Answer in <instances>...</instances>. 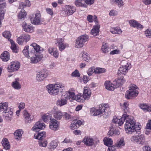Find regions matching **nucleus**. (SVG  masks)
Segmentation results:
<instances>
[{
	"label": "nucleus",
	"instance_id": "50",
	"mask_svg": "<svg viewBox=\"0 0 151 151\" xmlns=\"http://www.w3.org/2000/svg\"><path fill=\"white\" fill-rule=\"evenodd\" d=\"M114 2L119 7L123 6L124 4V3L122 0H114Z\"/></svg>",
	"mask_w": 151,
	"mask_h": 151
},
{
	"label": "nucleus",
	"instance_id": "15",
	"mask_svg": "<svg viewBox=\"0 0 151 151\" xmlns=\"http://www.w3.org/2000/svg\"><path fill=\"white\" fill-rule=\"evenodd\" d=\"M76 10L75 6L70 5H66L65 6V12L67 15H72Z\"/></svg>",
	"mask_w": 151,
	"mask_h": 151
},
{
	"label": "nucleus",
	"instance_id": "22",
	"mask_svg": "<svg viewBox=\"0 0 151 151\" xmlns=\"http://www.w3.org/2000/svg\"><path fill=\"white\" fill-rule=\"evenodd\" d=\"M48 51L49 54L53 56L55 58H58L59 53L56 48L50 47L48 48Z\"/></svg>",
	"mask_w": 151,
	"mask_h": 151
},
{
	"label": "nucleus",
	"instance_id": "2",
	"mask_svg": "<svg viewBox=\"0 0 151 151\" xmlns=\"http://www.w3.org/2000/svg\"><path fill=\"white\" fill-rule=\"evenodd\" d=\"M0 113L2 114L4 120L8 122L11 121L13 116L12 109L8 107L7 102L0 103Z\"/></svg>",
	"mask_w": 151,
	"mask_h": 151
},
{
	"label": "nucleus",
	"instance_id": "52",
	"mask_svg": "<svg viewBox=\"0 0 151 151\" xmlns=\"http://www.w3.org/2000/svg\"><path fill=\"white\" fill-rule=\"evenodd\" d=\"M58 145V144L57 142L54 141H52L50 144V149H54Z\"/></svg>",
	"mask_w": 151,
	"mask_h": 151
},
{
	"label": "nucleus",
	"instance_id": "32",
	"mask_svg": "<svg viewBox=\"0 0 151 151\" xmlns=\"http://www.w3.org/2000/svg\"><path fill=\"white\" fill-rule=\"evenodd\" d=\"M75 4L77 6L87 7V5L84 1L82 0H77L75 1Z\"/></svg>",
	"mask_w": 151,
	"mask_h": 151
},
{
	"label": "nucleus",
	"instance_id": "37",
	"mask_svg": "<svg viewBox=\"0 0 151 151\" xmlns=\"http://www.w3.org/2000/svg\"><path fill=\"white\" fill-rule=\"evenodd\" d=\"M35 138L39 140L43 139V138L45 137V132L44 131L42 132L38 133L36 136L35 134L34 135Z\"/></svg>",
	"mask_w": 151,
	"mask_h": 151
},
{
	"label": "nucleus",
	"instance_id": "20",
	"mask_svg": "<svg viewBox=\"0 0 151 151\" xmlns=\"http://www.w3.org/2000/svg\"><path fill=\"white\" fill-rule=\"evenodd\" d=\"M105 88L108 90L114 91L116 86L109 81H106L104 83Z\"/></svg>",
	"mask_w": 151,
	"mask_h": 151
},
{
	"label": "nucleus",
	"instance_id": "1",
	"mask_svg": "<svg viewBox=\"0 0 151 151\" xmlns=\"http://www.w3.org/2000/svg\"><path fill=\"white\" fill-rule=\"evenodd\" d=\"M125 120L124 129L127 134H131L136 131V121L132 116H129L126 114H124L121 118L114 117L112 120L113 123L118 124V126L122 125Z\"/></svg>",
	"mask_w": 151,
	"mask_h": 151
},
{
	"label": "nucleus",
	"instance_id": "53",
	"mask_svg": "<svg viewBox=\"0 0 151 151\" xmlns=\"http://www.w3.org/2000/svg\"><path fill=\"white\" fill-rule=\"evenodd\" d=\"M22 35L20 37L17 39V43L20 45H22L25 43L23 38L22 37Z\"/></svg>",
	"mask_w": 151,
	"mask_h": 151
},
{
	"label": "nucleus",
	"instance_id": "31",
	"mask_svg": "<svg viewBox=\"0 0 151 151\" xmlns=\"http://www.w3.org/2000/svg\"><path fill=\"white\" fill-rule=\"evenodd\" d=\"M1 143L4 149L6 150L9 149L10 145L7 139H4L2 141Z\"/></svg>",
	"mask_w": 151,
	"mask_h": 151
},
{
	"label": "nucleus",
	"instance_id": "59",
	"mask_svg": "<svg viewBox=\"0 0 151 151\" xmlns=\"http://www.w3.org/2000/svg\"><path fill=\"white\" fill-rule=\"evenodd\" d=\"M63 116L65 117V119L66 120L70 119L71 118V116L70 114L66 112L64 113Z\"/></svg>",
	"mask_w": 151,
	"mask_h": 151
},
{
	"label": "nucleus",
	"instance_id": "7",
	"mask_svg": "<svg viewBox=\"0 0 151 151\" xmlns=\"http://www.w3.org/2000/svg\"><path fill=\"white\" fill-rule=\"evenodd\" d=\"M69 91H66L64 95L62 96L61 98L58 99L56 102L57 105L61 107L66 105L67 103V100L70 99Z\"/></svg>",
	"mask_w": 151,
	"mask_h": 151
},
{
	"label": "nucleus",
	"instance_id": "29",
	"mask_svg": "<svg viewBox=\"0 0 151 151\" xmlns=\"http://www.w3.org/2000/svg\"><path fill=\"white\" fill-rule=\"evenodd\" d=\"M139 107L144 111H151V105L142 104H140Z\"/></svg>",
	"mask_w": 151,
	"mask_h": 151
},
{
	"label": "nucleus",
	"instance_id": "34",
	"mask_svg": "<svg viewBox=\"0 0 151 151\" xmlns=\"http://www.w3.org/2000/svg\"><path fill=\"white\" fill-rule=\"evenodd\" d=\"M29 46H25L23 49L22 52L23 54L27 58H29L30 57V55L32 53L30 52H29Z\"/></svg>",
	"mask_w": 151,
	"mask_h": 151
},
{
	"label": "nucleus",
	"instance_id": "10",
	"mask_svg": "<svg viewBox=\"0 0 151 151\" xmlns=\"http://www.w3.org/2000/svg\"><path fill=\"white\" fill-rule=\"evenodd\" d=\"M69 92L70 98L71 99L70 100L71 101L73 100H76L77 101L79 102H83L85 100L83 96H82L81 94H78L76 96L74 92Z\"/></svg>",
	"mask_w": 151,
	"mask_h": 151
},
{
	"label": "nucleus",
	"instance_id": "21",
	"mask_svg": "<svg viewBox=\"0 0 151 151\" xmlns=\"http://www.w3.org/2000/svg\"><path fill=\"white\" fill-rule=\"evenodd\" d=\"M83 142L88 146H91L94 144L93 139L88 136L85 137L83 140Z\"/></svg>",
	"mask_w": 151,
	"mask_h": 151
},
{
	"label": "nucleus",
	"instance_id": "11",
	"mask_svg": "<svg viewBox=\"0 0 151 151\" xmlns=\"http://www.w3.org/2000/svg\"><path fill=\"white\" fill-rule=\"evenodd\" d=\"M20 66V64L19 62L17 61H12L9 65L7 69L8 72H12L17 70Z\"/></svg>",
	"mask_w": 151,
	"mask_h": 151
},
{
	"label": "nucleus",
	"instance_id": "3",
	"mask_svg": "<svg viewBox=\"0 0 151 151\" xmlns=\"http://www.w3.org/2000/svg\"><path fill=\"white\" fill-rule=\"evenodd\" d=\"M64 86L61 83L49 84L46 86L48 93L51 95H58L61 89L64 88Z\"/></svg>",
	"mask_w": 151,
	"mask_h": 151
},
{
	"label": "nucleus",
	"instance_id": "41",
	"mask_svg": "<svg viewBox=\"0 0 151 151\" xmlns=\"http://www.w3.org/2000/svg\"><path fill=\"white\" fill-rule=\"evenodd\" d=\"M112 141L111 139L110 138H106L104 139V144L108 146V147H112L111 145L112 144Z\"/></svg>",
	"mask_w": 151,
	"mask_h": 151
},
{
	"label": "nucleus",
	"instance_id": "35",
	"mask_svg": "<svg viewBox=\"0 0 151 151\" xmlns=\"http://www.w3.org/2000/svg\"><path fill=\"white\" fill-rule=\"evenodd\" d=\"M42 118L43 121L45 122H48L49 119L51 121V120L52 119L51 114L49 113H47L44 114L42 116Z\"/></svg>",
	"mask_w": 151,
	"mask_h": 151
},
{
	"label": "nucleus",
	"instance_id": "5",
	"mask_svg": "<svg viewBox=\"0 0 151 151\" xmlns=\"http://www.w3.org/2000/svg\"><path fill=\"white\" fill-rule=\"evenodd\" d=\"M108 105L107 104H100L99 109H96L94 108H91L90 109V113L92 115L95 116L103 114L105 112L106 108H107Z\"/></svg>",
	"mask_w": 151,
	"mask_h": 151
},
{
	"label": "nucleus",
	"instance_id": "14",
	"mask_svg": "<svg viewBox=\"0 0 151 151\" xmlns=\"http://www.w3.org/2000/svg\"><path fill=\"white\" fill-rule=\"evenodd\" d=\"M48 75L47 71H42L38 72L37 74L36 78L37 81L40 82L43 81Z\"/></svg>",
	"mask_w": 151,
	"mask_h": 151
},
{
	"label": "nucleus",
	"instance_id": "55",
	"mask_svg": "<svg viewBox=\"0 0 151 151\" xmlns=\"http://www.w3.org/2000/svg\"><path fill=\"white\" fill-rule=\"evenodd\" d=\"M71 75L73 77H79L80 76V74L79 71L77 70H76L72 72Z\"/></svg>",
	"mask_w": 151,
	"mask_h": 151
},
{
	"label": "nucleus",
	"instance_id": "51",
	"mask_svg": "<svg viewBox=\"0 0 151 151\" xmlns=\"http://www.w3.org/2000/svg\"><path fill=\"white\" fill-rule=\"evenodd\" d=\"M109 48L108 47V45L106 43L104 44L102 46L101 49L103 52L104 53H107L109 51Z\"/></svg>",
	"mask_w": 151,
	"mask_h": 151
},
{
	"label": "nucleus",
	"instance_id": "54",
	"mask_svg": "<svg viewBox=\"0 0 151 151\" xmlns=\"http://www.w3.org/2000/svg\"><path fill=\"white\" fill-rule=\"evenodd\" d=\"M145 35L147 37L151 38V29H147L145 32Z\"/></svg>",
	"mask_w": 151,
	"mask_h": 151
},
{
	"label": "nucleus",
	"instance_id": "46",
	"mask_svg": "<svg viewBox=\"0 0 151 151\" xmlns=\"http://www.w3.org/2000/svg\"><path fill=\"white\" fill-rule=\"evenodd\" d=\"M39 144L40 147H45L47 145V142L46 140L43 139L39 140Z\"/></svg>",
	"mask_w": 151,
	"mask_h": 151
},
{
	"label": "nucleus",
	"instance_id": "25",
	"mask_svg": "<svg viewBox=\"0 0 151 151\" xmlns=\"http://www.w3.org/2000/svg\"><path fill=\"white\" fill-rule=\"evenodd\" d=\"M63 42L64 40L62 38L58 39L57 42L59 49L61 51L64 50L66 47V45L63 43Z\"/></svg>",
	"mask_w": 151,
	"mask_h": 151
},
{
	"label": "nucleus",
	"instance_id": "9",
	"mask_svg": "<svg viewBox=\"0 0 151 151\" xmlns=\"http://www.w3.org/2000/svg\"><path fill=\"white\" fill-rule=\"evenodd\" d=\"M50 113L53 114L54 119L57 120H60L63 115L62 112L61 111L58 110V108L55 106L53 108Z\"/></svg>",
	"mask_w": 151,
	"mask_h": 151
},
{
	"label": "nucleus",
	"instance_id": "16",
	"mask_svg": "<svg viewBox=\"0 0 151 151\" xmlns=\"http://www.w3.org/2000/svg\"><path fill=\"white\" fill-rule=\"evenodd\" d=\"M45 126L44 123H41L40 121L36 122L33 127L32 130L34 131L38 132L40 129H43L45 128Z\"/></svg>",
	"mask_w": 151,
	"mask_h": 151
},
{
	"label": "nucleus",
	"instance_id": "56",
	"mask_svg": "<svg viewBox=\"0 0 151 151\" xmlns=\"http://www.w3.org/2000/svg\"><path fill=\"white\" fill-rule=\"evenodd\" d=\"M95 70V69L93 67H91L88 69L87 73L89 76H91L93 73H94Z\"/></svg>",
	"mask_w": 151,
	"mask_h": 151
},
{
	"label": "nucleus",
	"instance_id": "12",
	"mask_svg": "<svg viewBox=\"0 0 151 151\" xmlns=\"http://www.w3.org/2000/svg\"><path fill=\"white\" fill-rule=\"evenodd\" d=\"M131 67V65L130 63H126L124 65H122L119 68L118 73L119 74H122L124 75Z\"/></svg>",
	"mask_w": 151,
	"mask_h": 151
},
{
	"label": "nucleus",
	"instance_id": "17",
	"mask_svg": "<svg viewBox=\"0 0 151 151\" xmlns=\"http://www.w3.org/2000/svg\"><path fill=\"white\" fill-rule=\"evenodd\" d=\"M22 27L23 30L26 32H32L34 31V27L31 25H27L25 22L22 23Z\"/></svg>",
	"mask_w": 151,
	"mask_h": 151
},
{
	"label": "nucleus",
	"instance_id": "45",
	"mask_svg": "<svg viewBox=\"0 0 151 151\" xmlns=\"http://www.w3.org/2000/svg\"><path fill=\"white\" fill-rule=\"evenodd\" d=\"M82 59L86 62H89L91 60V58L87 54L83 53L82 56Z\"/></svg>",
	"mask_w": 151,
	"mask_h": 151
},
{
	"label": "nucleus",
	"instance_id": "44",
	"mask_svg": "<svg viewBox=\"0 0 151 151\" xmlns=\"http://www.w3.org/2000/svg\"><path fill=\"white\" fill-rule=\"evenodd\" d=\"M109 135L110 136H112L113 135H119L120 134V132L118 129H115L114 131L111 129L108 132Z\"/></svg>",
	"mask_w": 151,
	"mask_h": 151
},
{
	"label": "nucleus",
	"instance_id": "24",
	"mask_svg": "<svg viewBox=\"0 0 151 151\" xmlns=\"http://www.w3.org/2000/svg\"><path fill=\"white\" fill-rule=\"evenodd\" d=\"M129 24L130 25L133 27H136L137 28L142 29L143 28L142 25L138 23L137 22L134 20H132L129 21Z\"/></svg>",
	"mask_w": 151,
	"mask_h": 151
},
{
	"label": "nucleus",
	"instance_id": "8",
	"mask_svg": "<svg viewBox=\"0 0 151 151\" xmlns=\"http://www.w3.org/2000/svg\"><path fill=\"white\" fill-rule=\"evenodd\" d=\"M41 14L39 12H37L35 14H32L30 16V18L31 23L36 25L42 24L43 21L41 19Z\"/></svg>",
	"mask_w": 151,
	"mask_h": 151
},
{
	"label": "nucleus",
	"instance_id": "57",
	"mask_svg": "<svg viewBox=\"0 0 151 151\" xmlns=\"http://www.w3.org/2000/svg\"><path fill=\"white\" fill-rule=\"evenodd\" d=\"M125 145V142L123 139H121L119 140L117 145L118 147H121L124 146Z\"/></svg>",
	"mask_w": 151,
	"mask_h": 151
},
{
	"label": "nucleus",
	"instance_id": "18",
	"mask_svg": "<svg viewBox=\"0 0 151 151\" xmlns=\"http://www.w3.org/2000/svg\"><path fill=\"white\" fill-rule=\"evenodd\" d=\"M31 50L30 53L32 54H35L36 52H39L41 50L40 46L35 43H33L30 45Z\"/></svg>",
	"mask_w": 151,
	"mask_h": 151
},
{
	"label": "nucleus",
	"instance_id": "27",
	"mask_svg": "<svg viewBox=\"0 0 151 151\" xmlns=\"http://www.w3.org/2000/svg\"><path fill=\"white\" fill-rule=\"evenodd\" d=\"M23 114L24 117L26 122H29L32 121V119L30 117L31 115L26 110H25L23 111Z\"/></svg>",
	"mask_w": 151,
	"mask_h": 151
},
{
	"label": "nucleus",
	"instance_id": "49",
	"mask_svg": "<svg viewBox=\"0 0 151 151\" xmlns=\"http://www.w3.org/2000/svg\"><path fill=\"white\" fill-rule=\"evenodd\" d=\"M6 13V10H0V22L1 24V21L3 20L4 18V15Z\"/></svg>",
	"mask_w": 151,
	"mask_h": 151
},
{
	"label": "nucleus",
	"instance_id": "36",
	"mask_svg": "<svg viewBox=\"0 0 151 151\" xmlns=\"http://www.w3.org/2000/svg\"><path fill=\"white\" fill-rule=\"evenodd\" d=\"M137 144L143 145L145 141V137L142 134L137 135Z\"/></svg>",
	"mask_w": 151,
	"mask_h": 151
},
{
	"label": "nucleus",
	"instance_id": "43",
	"mask_svg": "<svg viewBox=\"0 0 151 151\" xmlns=\"http://www.w3.org/2000/svg\"><path fill=\"white\" fill-rule=\"evenodd\" d=\"M22 36L25 43L29 41L30 39V36L28 34H23L22 35Z\"/></svg>",
	"mask_w": 151,
	"mask_h": 151
},
{
	"label": "nucleus",
	"instance_id": "61",
	"mask_svg": "<svg viewBox=\"0 0 151 151\" xmlns=\"http://www.w3.org/2000/svg\"><path fill=\"white\" fill-rule=\"evenodd\" d=\"M73 121L74 123L76 124L78 127L82 124V122L80 120H75Z\"/></svg>",
	"mask_w": 151,
	"mask_h": 151
},
{
	"label": "nucleus",
	"instance_id": "4",
	"mask_svg": "<svg viewBox=\"0 0 151 151\" xmlns=\"http://www.w3.org/2000/svg\"><path fill=\"white\" fill-rule=\"evenodd\" d=\"M137 86L134 85L129 87V90L127 91L125 97L128 99L135 98L137 96L139 92L137 90Z\"/></svg>",
	"mask_w": 151,
	"mask_h": 151
},
{
	"label": "nucleus",
	"instance_id": "64",
	"mask_svg": "<svg viewBox=\"0 0 151 151\" xmlns=\"http://www.w3.org/2000/svg\"><path fill=\"white\" fill-rule=\"evenodd\" d=\"M109 14L110 16H115L117 15V12L116 11L111 10L110 11Z\"/></svg>",
	"mask_w": 151,
	"mask_h": 151
},
{
	"label": "nucleus",
	"instance_id": "63",
	"mask_svg": "<svg viewBox=\"0 0 151 151\" xmlns=\"http://www.w3.org/2000/svg\"><path fill=\"white\" fill-rule=\"evenodd\" d=\"M78 126L76 125V124H75L74 123L73 121L72 123L71 124L70 126V128L71 130H73L76 128H77Z\"/></svg>",
	"mask_w": 151,
	"mask_h": 151
},
{
	"label": "nucleus",
	"instance_id": "39",
	"mask_svg": "<svg viewBox=\"0 0 151 151\" xmlns=\"http://www.w3.org/2000/svg\"><path fill=\"white\" fill-rule=\"evenodd\" d=\"M27 14L25 12V10L24 9L20 11L19 13L18 17V19L20 20H23L24 17L26 16Z\"/></svg>",
	"mask_w": 151,
	"mask_h": 151
},
{
	"label": "nucleus",
	"instance_id": "13",
	"mask_svg": "<svg viewBox=\"0 0 151 151\" xmlns=\"http://www.w3.org/2000/svg\"><path fill=\"white\" fill-rule=\"evenodd\" d=\"M59 122L53 118L51 120L50 122V128L54 131L58 130L59 128Z\"/></svg>",
	"mask_w": 151,
	"mask_h": 151
},
{
	"label": "nucleus",
	"instance_id": "48",
	"mask_svg": "<svg viewBox=\"0 0 151 151\" xmlns=\"http://www.w3.org/2000/svg\"><path fill=\"white\" fill-rule=\"evenodd\" d=\"M125 82V80L123 77H121L119 78L116 81V84L118 86H119Z\"/></svg>",
	"mask_w": 151,
	"mask_h": 151
},
{
	"label": "nucleus",
	"instance_id": "58",
	"mask_svg": "<svg viewBox=\"0 0 151 151\" xmlns=\"http://www.w3.org/2000/svg\"><path fill=\"white\" fill-rule=\"evenodd\" d=\"M137 135L133 136L131 137L130 140L131 141L134 143H136L137 144L138 139Z\"/></svg>",
	"mask_w": 151,
	"mask_h": 151
},
{
	"label": "nucleus",
	"instance_id": "30",
	"mask_svg": "<svg viewBox=\"0 0 151 151\" xmlns=\"http://www.w3.org/2000/svg\"><path fill=\"white\" fill-rule=\"evenodd\" d=\"M42 56L40 55L32 57L31 58V63H36L40 61L42 59Z\"/></svg>",
	"mask_w": 151,
	"mask_h": 151
},
{
	"label": "nucleus",
	"instance_id": "6",
	"mask_svg": "<svg viewBox=\"0 0 151 151\" xmlns=\"http://www.w3.org/2000/svg\"><path fill=\"white\" fill-rule=\"evenodd\" d=\"M88 36L86 35H83L78 37L76 40L75 47L77 48H80L83 47L85 42L88 41Z\"/></svg>",
	"mask_w": 151,
	"mask_h": 151
},
{
	"label": "nucleus",
	"instance_id": "26",
	"mask_svg": "<svg viewBox=\"0 0 151 151\" xmlns=\"http://www.w3.org/2000/svg\"><path fill=\"white\" fill-rule=\"evenodd\" d=\"M19 78H16L14 81L12 83V86L15 89L19 90L21 88V85L19 82Z\"/></svg>",
	"mask_w": 151,
	"mask_h": 151
},
{
	"label": "nucleus",
	"instance_id": "19",
	"mask_svg": "<svg viewBox=\"0 0 151 151\" xmlns=\"http://www.w3.org/2000/svg\"><path fill=\"white\" fill-rule=\"evenodd\" d=\"M91 93V91L89 88L87 87H84L83 96L86 100H88L89 99Z\"/></svg>",
	"mask_w": 151,
	"mask_h": 151
},
{
	"label": "nucleus",
	"instance_id": "28",
	"mask_svg": "<svg viewBox=\"0 0 151 151\" xmlns=\"http://www.w3.org/2000/svg\"><path fill=\"white\" fill-rule=\"evenodd\" d=\"M10 55L9 52L5 51L1 55V58L4 61H6L9 59Z\"/></svg>",
	"mask_w": 151,
	"mask_h": 151
},
{
	"label": "nucleus",
	"instance_id": "38",
	"mask_svg": "<svg viewBox=\"0 0 151 151\" xmlns=\"http://www.w3.org/2000/svg\"><path fill=\"white\" fill-rule=\"evenodd\" d=\"M10 42L11 44V48L13 52L17 53L18 49L17 48L16 45L14 41L12 40H10Z\"/></svg>",
	"mask_w": 151,
	"mask_h": 151
},
{
	"label": "nucleus",
	"instance_id": "40",
	"mask_svg": "<svg viewBox=\"0 0 151 151\" xmlns=\"http://www.w3.org/2000/svg\"><path fill=\"white\" fill-rule=\"evenodd\" d=\"M110 31L113 34H120L122 32L121 29L119 28H112L111 29Z\"/></svg>",
	"mask_w": 151,
	"mask_h": 151
},
{
	"label": "nucleus",
	"instance_id": "33",
	"mask_svg": "<svg viewBox=\"0 0 151 151\" xmlns=\"http://www.w3.org/2000/svg\"><path fill=\"white\" fill-rule=\"evenodd\" d=\"M23 134V131L21 129H18L16 130L14 133V135L16 137V139L18 140H20Z\"/></svg>",
	"mask_w": 151,
	"mask_h": 151
},
{
	"label": "nucleus",
	"instance_id": "62",
	"mask_svg": "<svg viewBox=\"0 0 151 151\" xmlns=\"http://www.w3.org/2000/svg\"><path fill=\"white\" fill-rule=\"evenodd\" d=\"M120 53V51L117 49L111 51L110 53V55L118 54Z\"/></svg>",
	"mask_w": 151,
	"mask_h": 151
},
{
	"label": "nucleus",
	"instance_id": "23",
	"mask_svg": "<svg viewBox=\"0 0 151 151\" xmlns=\"http://www.w3.org/2000/svg\"><path fill=\"white\" fill-rule=\"evenodd\" d=\"M100 28V25L97 24L94 25L90 32V34L93 36H96L99 35Z\"/></svg>",
	"mask_w": 151,
	"mask_h": 151
},
{
	"label": "nucleus",
	"instance_id": "42",
	"mask_svg": "<svg viewBox=\"0 0 151 151\" xmlns=\"http://www.w3.org/2000/svg\"><path fill=\"white\" fill-rule=\"evenodd\" d=\"M2 35L4 37L8 39L10 42V40H11L10 39V38L11 36V34L9 31H5L3 32Z\"/></svg>",
	"mask_w": 151,
	"mask_h": 151
},
{
	"label": "nucleus",
	"instance_id": "47",
	"mask_svg": "<svg viewBox=\"0 0 151 151\" xmlns=\"http://www.w3.org/2000/svg\"><path fill=\"white\" fill-rule=\"evenodd\" d=\"M106 70L104 68H96L94 70V73L95 74L101 73L105 72Z\"/></svg>",
	"mask_w": 151,
	"mask_h": 151
},
{
	"label": "nucleus",
	"instance_id": "60",
	"mask_svg": "<svg viewBox=\"0 0 151 151\" xmlns=\"http://www.w3.org/2000/svg\"><path fill=\"white\" fill-rule=\"evenodd\" d=\"M46 12L47 14H49L51 16H52L53 14V12L52 10L50 8H47L46 9Z\"/></svg>",
	"mask_w": 151,
	"mask_h": 151
}]
</instances>
